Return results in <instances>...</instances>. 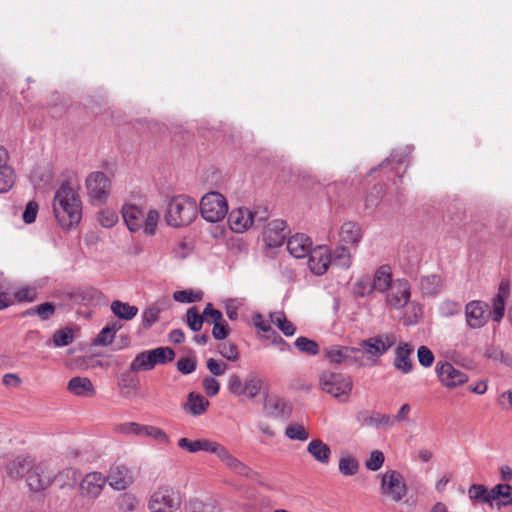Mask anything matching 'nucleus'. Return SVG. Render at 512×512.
<instances>
[{
  "instance_id": "nucleus-1",
  "label": "nucleus",
  "mask_w": 512,
  "mask_h": 512,
  "mask_svg": "<svg viewBox=\"0 0 512 512\" xmlns=\"http://www.w3.org/2000/svg\"><path fill=\"white\" fill-rule=\"evenodd\" d=\"M55 218L63 229L77 226L82 217L81 201L69 183L64 182L56 191L53 200Z\"/></svg>"
},
{
  "instance_id": "nucleus-2",
  "label": "nucleus",
  "mask_w": 512,
  "mask_h": 512,
  "mask_svg": "<svg viewBox=\"0 0 512 512\" xmlns=\"http://www.w3.org/2000/svg\"><path fill=\"white\" fill-rule=\"evenodd\" d=\"M397 337L394 333H382L359 341L356 346L358 357L363 367L375 366L381 357L395 345Z\"/></svg>"
},
{
  "instance_id": "nucleus-3",
  "label": "nucleus",
  "mask_w": 512,
  "mask_h": 512,
  "mask_svg": "<svg viewBox=\"0 0 512 512\" xmlns=\"http://www.w3.org/2000/svg\"><path fill=\"white\" fill-rule=\"evenodd\" d=\"M122 216L131 232L142 231L147 236L155 234L159 221V213L155 209L128 203L122 207Z\"/></svg>"
},
{
  "instance_id": "nucleus-4",
  "label": "nucleus",
  "mask_w": 512,
  "mask_h": 512,
  "mask_svg": "<svg viewBox=\"0 0 512 512\" xmlns=\"http://www.w3.org/2000/svg\"><path fill=\"white\" fill-rule=\"evenodd\" d=\"M198 212L197 202L188 196L178 195L173 197L165 214L167 225L180 228L194 221Z\"/></svg>"
},
{
  "instance_id": "nucleus-5",
  "label": "nucleus",
  "mask_w": 512,
  "mask_h": 512,
  "mask_svg": "<svg viewBox=\"0 0 512 512\" xmlns=\"http://www.w3.org/2000/svg\"><path fill=\"white\" fill-rule=\"evenodd\" d=\"M227 388L236 397L252 400L262 393L264 380L255 371L249 372L244 379L234 373L229 377Z\"/></svg>"
},
{
  "instance_id": "nucleus-6",
  "label": "nucleus",
  "mask_w": 512,
  "mask_h": 512,
  "mask_svg": "<svg viewBox=\"0 0 512 512\" xmlns=\"http://www.w3.org/2000/svg\"><path fill=\"white\" fill-rule=\"evenodd\" d=\"M319 386L323 392L345 402L351 394L353 381L345 374L324 371L319 377Z\"/></svg>"
},
{
  "instance_id": "nucleus-7",
  "label": "nucleus",
  "mask_w": 512,
  "mask_h": 512,
  "mask_svg": "<svg viewBox=\"0 0 512 512\" xmlns=\"http://www.w3.org/2000/svg\"><path fill=\"white\" fill-rule=\"evenodd\" d=\"M199 211L205 221L210 223L220 222L228 213L227 199L220 192H208L200 200Z\"/></svg>"
},
{
  "instance_id": "nucleus-8",
  "label": "nucleus",
  "mask_w": 512,
  "mask_h": 512,
  "mask_svg": "<svg viewBox=\"0 0 512 512\" xmlns=\"http://www.w3.org/2000/svg\"><path fill=\"white\" fill-rule=\"evenodd\" d=\"M267 219V211L265 209L255 210L254 212L248 208L240 207L233 209L228 217L229 226L236 233H244L253 224L262 223Z\"/></svg>"
},
{
  "instance_id": "nucleus-9",
  "label": "nucleus",
  "mask_w": 512,
  "mask_h": 512,
  "mask_svg": "<svg viewBox=\"0 0 512 512\" xmlns=\"http://www.w3.org/2000/svg\"><path fill=\"white\" fill-rule=\"evenodd\" d=\"M181 505L180 494L174 488H158L148 502L149 512H175Z\"/></svg>"
},
{
  "instance_id": "nucleus-10",
  "label": "nucleus",
  "mask_w": 512,
  "mask_h": 512,
  "mask_svg": "<svg viewBox=\"0 0 512 512\" xmlns=\"http://www.w3.org/2000/svg\"><path fill=\"white\" fill-rule=\"evenodd\" d=\"M381 479V494L395 503L401 502L407 494L402 474L395 470H389L382 474Z\"/></svg>"
},
{
  "instance_id": "nucleus-11",
  "label": "nucleus",
  "mask_w": 512,
  "mask_h": 512,
  "mask_svg": "<svg viewBox=\"0 0 512 512\" xmlns=\"http://www.w3.org/2000/svg\"><path fill=\"white\" fill-rule=\"evenodd\" d=\"M325 358L335 365L363 368L356 346L331 345L324 349Z\"/></svg>"
},
{
  "instance_id": "nucleus-12",
  "label": "nucleus",
  "mask_w": 512,
  "mask_h": 512,
  "mask_svg": "<svg viewBox=\"0 0 512 512\" xmlns=\"http://www.w3.org/2000/svg\"><path fill=\"white\" fill-rule=\"evenodd\" d=\"M88 196L93 203L103 204L106 202L111 188V181L103 172L95 171L90 173L85 181Z\"/></svg>"
},
{
  "instance_id": "nucleus-13",
  "label": "nucleus",
  "mask_w": 512,
  "mask_h": 512,
  "mask_svg": "<svg viewBox=\"0 0 512 512\" xmlns=\"http://www.w3.org/2000/svg\"><path fill=\"white\" fill-rule=\"evenodd\" d=\"M388 306L399 310L404 308L411 298V285L405 278H397L384 294Z\"/></svg>"
},
{
  "instance_id": "nucleus-14",
  "label": "nucleus",
  "mask_w": 512,
  "mask_h": 512,
  "mask_svg": "<svg viewBox=\"0 0 512 512\" xmlns=\"http://www.w3.org/2000/svg\"><path fill=\"white\" fill-rule=\"evenodd\" d=\"M436 374L441 384L447 388H455L468 381V376L449 362L437 363Z\"/></svg>"
},
{
  "instance_id": "nucleus-15",
  "label": "nucleus",
  "mask_w": 512,
  "mask_h": 512,
  "mask_svg": "<svg viewBox=\"0 0 512 512\" xmlns=\"http://www.w3.org/2000/svg\"><path fill=\"white\" fill-rule=\"evenodd\" d=\"M488 305L479 300H473L465 305L466 324L471 329H479L489 320Z\"/></svg>"
},
{
  "instance_id": "nucleus-16",
  "label": "nucleus",
  "mask_w": 512,
  "mask_h": 512,
  "mask_svg": "<svg viewBox=\"0 0 512 512\" xmlns=\"http://www.w3.org/2000/svg\"><path fill=\"white\" fill-rule=\"evenodd\" d=\"M54 480V470L46 462L36 465L27 477V483L32 491L46 489Z\"/></svg>"
},
{
  "instance_id": "nucleus-17",
  "label": "nucleus",
  "mask_w": 512,
  "mask_h": 512,
  "mask_svg": "<svg viewBox=\"0 0 512 512\" xmlns=\"http://www.w3.org/2000/svg\"><path fill=\"white\" fill-rule=\"evenodd\" d=\"M178 447L186 450L189 453H198L200 451L214 454L219 457L221 450L224 445L217 441H212L209 439H196L191 440L189 438L183 437L178 440Z\"/></svg>"
},
{
  "instance_id": "nucleus-18",
  "label": "nucleus",
  "mask_w": 512,
  "mask_h": 512,
  "mask_svg": "<svg viewBox=\"0 0 512 512\" xmlns=\"http://www.w3.org/2000/svg\"><path fill=\"white\" fill-rule=\"evenodd\" d=\"M287 235L286 222L280 219H274L268 222L263 232V238L269 248L280 247Z\"/></svg>"
},
{
  "instance_id": "nucleus-19",
  "label": "nucleus",
  "mask_w": 512,
  "mask_h": 512,
  "mask_svg": "<svg viewBox=\"0 0 512 512\" xmlns=\"http://www.w3.org/2000/svg\"><path fill=\"white\" fill-rule=\"evenodd\" d=\"M308 266L312 273L321 276L331 264V252L327 246L319 245L309 253Z\"/></svg>"
},
{
  "instance_id": "nucleus-20",
  "label": "nucleus",
  "mask_w": 512,
  "mask_h": 512,
  "mask_svg": "<svg viewBox=\"0 0 512 512\" xmlns=\"http://www.w3.org/2000/svg\"><path fill=\"white\" fill-rule=\"evenodd\" d=\"M106 485V477L100 472L88 473L80 483V491L83 496L96 498Z\"/></svg>"
},
{
  "instance_id": "nucleus-21",
  "label": "nucleus",
  "mask_w": 512,
  "mask_h": 512,
  "mask_svg": "<svg viewBox=\"0 0 512 512\" xmlns=\"http://www.w3.org/2000/svg\"><path fill=\"white\" fill-rule=\"evenodd\" d=\"M287 249L294 258H304L312 251L311 239L303 234L297 233L287 240Z\"/></svg>"
},
{
  "instance_id": "nucleus-22",
  "label": "nucleus",
  "mask_w": 512,
  "mask_h": 512,
  "mask_svg": "<svg viewBox=\"0 0 512 512\" xmlns=\"http://www.w3.org/2000/svg\"><path fill=\"white\" fill-rule=\"evenodd\" d=\"M413 347L410 343L400 342L395 349L394 367L404 374H408L413 369L411 354Z\"/></svg>"
},
{
  "instance_id": "nucleus-23",
  "label": "nucleus",
  "mask_w": 512,
  "mask_h": 512,
  "mask_svg": "<svg viewBox=\"0 0 512 512\" xmlns=\"http://www.w3.org/2000/svg\"><path fill=\"white\" fill-rule=\"evenodd\" d=\"M395 282L392 277V269L389 265H381L374 272L371 289L384 295L389 290L390 286Z\"/></svg>"
},
{
  "instance_id": "nucleus-24",
  "label": "nucleus",
  "mask_w": 512,
  "mask_h": 512,
  "mask_svg": "<svg viewBox=\"0 0 512 512\" xmlns=\"http://www.w3.org/2000/svg\"><path fill=\"white\" fill-rule=\"evenodd\" d=\"M218 459L235 474L246 478H251L253 475L252 469L233 456L225 446H223Z\"/></svg>"
},
{
  "instance_id": "nucleus-25",
  "label": "nucleus",
  "mask_w": 512,
  "mask_h": 512,
  "mask_svg": "<svg viewBox=\"0 0 512 512\" xmlns=\"http://www.w3.org/2000/svg\"><path fill=\"white\" fill-rule=\"evenodd\" d=\"M356 419L362 426L375 428H391L394 426V420L390 415L379 412H374L372 415H368L367 412H360Z\"/></svg>"
},
{
  "instance_id": "nucleus-26",
  "label": "nucleus",
  "mask_w": 512,
  "mask_h": 512,
  "mask_svg": "<svg viewBox=\"0 0 512 512\" xmlns=\"http://www.w3.org/2000/svg\"><path fill=\"white\" fill-rule=\"evenodd\" d=\"M510 288L507 281H501L498 289V293L493 297L492 300V311L491 317L493 321L500 322L505 313V301L509 295Z\"/></svg>"
},
{
  "instance_id": "nucleus-27",
  "label": "nucleus",
  "mask_w": 512,
  "mask_h": 512,
  "mask_svg": "<svg viewBox=\"0 0 512 512\" xmlns=\"http://www.w3.org/2000/svg\"><path fill=\"white\" fill-rule=\"evenodd\" d=\"M131 475L129 470L125 466L113 467L106 477V483L114 490L121 491L125 490L131 483Z\"/></svg>"
},
{
  "instance_id": "nucleus-28",
  "label": "nucleus",
  "mask_w": 512,
  "mask_h": 512,
  "mask_svg": "<svg viewBox=\"0 0 512 512\" xmlns=\"http://www.w3.org/2000/svg\"><path fill=\"white\" fill-rule=\"evenodd\" d=\"M411 150L409 147H405L401 150H397L391 153V155L383 161L378 167L372 168L370 173H374L378 169H386L388 166H391V169L395 171L396 174H399V166L406 164L407 158L409 157ZM398 178H401L398 175Z\"/></svg>"
},
{
  "instance_id": "nucleus-29",
  "label": "nucleus",
  "mask_w": 512,
  "mask_h": 512,
  "mask_svg": "<svg viewBox=\"0 0 512 512\" xmlns=\"http://www.w3.org/2000/svg\"><path fill=\"white\" fill-rule=\"evenodd\" d=\"M67 389L79 397H92L95 395V388L87 377H73L69 380Z\"/></svg>"
},
{
  "instance_id": "nucleus-30",
  "label": "nucleus",
  "mask_w": 512,
  "mask_h": 512,
  "mask_svg": "<svg viewBox=\"0 0 512 512\" xmlns=\"http://www.w3.org/2000/svg\"><path fill=\"white\" fill-rule=\"evenodd\" d=\"M419 288L425 296L434 297L443 289V279L440 275L423 276L419 280Z\"/></svg>"
},
{
  "instance_id": "nucleus-31",
  "label": "nucleus",
  "mask_w": 512,
  "mask_h": 512,
  "mask_svg": "<svg viewBox=\"0 0 512 512\" xmlns=\"http://www.w3.org/2000/svg\"><path fill=\"white\" fill-rule=\"evenodd\" d=\"M168 301L158 300L153 304L146 307L142 312V326L145 329H149L155 324L159 319V314L165 309Z\"/></svg>"
},
{
  "instance_id": "nucleus-32",
  "label": "nucleus",
  "mask_w": 512,
  "mask_h": 512,
  "mask_svg": "<svg viewBox=\"0 0 512 512\" xmlns=\"http://www.w3.org/2000/svg\"><path fill=\"white\" fill-rule=\"evenodd\" d=\"M307 451L316 461L322 464H328L330 461L331 449L320 439L311 440L307 446Z\"/></svg>"
},
{
  "instance_id": "nucleus-33",
  "label": "nucleus",
  "mask_w": 512,
  "mask_h": 512,
  "mask_svg": "<svg viewBox=\"0 0 512 512\" xmlns=\"http://www.w3.org/2000/svg\"><path fill=\"white\" fill-rule=\"evenodd\" d=\"M492 502H496L497 508L512 504V486L509 484H497L491 490Z\"/></svg>"
},
{
  "instance_id": "nucleus-34",
  "label": "nucleus",
  "mask_w": 512,
  "mask_h": 512,
  "mask_svg": "<svg viewBox=\"0 0 512 512\" xmlns=\"http://www.w3.org/2000/svg\"><path fill=\"white\" fill-rule=\"evenodd\" d=\"M110 309L117 318L125 321L132 320L138 313L136 306L120 300H114L110 305Z\"/></svg>"
},
{
  "instance_id": "nucleus-35",
  "label": "nucleus",
  "mask_w": 512,
  "mask_h": 512,
  "mask_svg": "<svg viewBox=\"0 0 512 512\" xmlns=\"http://www.w3.org/2000/svg\"><path fill=\"white\" fill-rule=\"evenodd\" d=\"M208 406L209 401L204 396L191 392L188 395L185 410L192 415L199 416L207 410Z\"/></svg>"
},
{
  "instance_id": "nucleus-36",
  "label": "nucleus",
  "mask_w": 512,
  "mask_h": 512,
  "mask_svg": "<svg viewBox=\"0 0 512 512\" xmlns=\"http://www.w3.org/2000/svg\"><path fill=\"white\" fill-rule=\"evenodd\" d=\"M340 238L342 242L348 244H358L362 238V232L358 224L346 222L341 226Z\"/></svg>"
},
{
  "instance_id": "nucleus-37",
  "label": "nucleus",
  "mask_w": 512,
  "mask_h": 512,
  "mask_svg": "<svg viewBox=\"0 0 512 512\" xmlns=\"http://www.w3.org/2000/svg\"><path fill=\"white\" fill-rule=\"evenodd\" d=\"M103 294L93 287H82L74 293V299L81 305L88 306L100 301Z\"/></svg>"
},
{
  "instance_id": "nucleus-38",
  "label": "nucleus",
  "mask_w": 512,
  "mask_h": 512,
  "mask_svg": "<svg viewBox=\"0 0 512 512\" xmlns=\"http://www.w3.org/2000/svg\"><path fill=\"white\" fill-rule=\"evenodd\" d=\"M270 320L286 337H291L296 333L295 325L286 318L283 312L271 313Z\"/></svg>"
},
{
  "instance_id": "nucleus-39",
  "label": "nucleus",
  "mask_w": 512,
  "mask_h": 512,
  "mask_svg": "<svg viewBox=\"0 0 512 512\" xmlns=\"http://www.w3.org/2000/svg\"><path fill=\"white\" fill-rule=\"evenodd\" d=\"M331 264L344 269L349 268L351 266V253L349 249L344 246L336 247L331 252Z\"/></svg>"
},
{
  "instance_id": "nucleus-40",
  "label": "nucleus",
  "mask_w": 512,
  "mask_h": 512,
  "mask_svg": "<svg viewBox=\"0 0 512 512\" xmlns=\"http://www.w3.org/2000/svg\"><path fill=\"white\" fill-rule=\"evenodd\" d=\"M468 496L475 502L486 503L492 506L491 492L481 484H472L468 489Z\"/></svg>"
},
{
  "instance_id": "nucleus-41",
  "label": "nucleus",
  "mask_w": 512,
  "mask_h": 512,
  "mask_svg": "<svg viewBox=\"0 0 512 512\" xmlns=\"http://www.w3.org/2000/svg\"><path fill=\"white\" fill-rule=\"evenodd\" d=\"M295 347L304 354L316 356L320 353L319 344L305 336L298 337L294 342Z\"/></svg>"
},
{
  "instance_id": "nucleus-42",
  "label": "nucleus",
  "mask_w": 512,
  "mask_h": 512,
  "mask_svg": "<svg viewBox=\"0 0 512 512\" xmlns=\"http://www.w3.org/2000/svg\"><path fill=\"white\" fill-rule=\"evenodd\" d=\"M78 479V471L74 468H66L59 472L57 475L54 474V481H56L61 488L66 486H73Z\"/></svg>"
},
{
  "instance_id": "nucleus-43",
  "label": "nucleus",
  "mask_w": 512,
  "mask_h": 512,
  "mask_svg": "<svg viewBox=\"0 0 512 512\" xmlns=\"http://www.w3.org/2000/svg\"><path fill=\"white\" fill-rule=\"evenodd\" d=\"M141 436L152 438L160 445H166L169 443V436L167 433L156 426L144 425Z\"/></svg>"
},
{
  "instance_id": "nucleus-44",
  "label": "nucleus",
  "mask_w": 512,
  "mask_h": 512,
  "mask_svg": "<svg viewBox=\"0 0 512 512\" xmlns=\"http://www.w3.org/2000/svg\"><path fill=\"white\" fill-rule=\"evenodd\" d=\"M461 304L451 299L443 300L438 306V313L441 317L450 318L460 314Z\"/></svg>"
},
{
  "instance_id": "nucleus-45",
  "label": "nucleus",
  "mask_w": 512,
  "mask_h": 512,
  "mask_svg": "<svg viewBox=\"0 0 512 512\" xmlns=\"http://www.w3.org/2000/svg\"><path fill=\"white\" fill-rule=\"evenodd\" d=\"M16 179L13 167L0 170V193L8 192L14 185Z\"/></svg>"
},
{
  "instance_id": "nucleus-46",
  "label": "nucleus",
  "mask_w": 512,
  "mask_h": 512,
  "mask_svg": "<svg viewBox=\"0 0 512 512\" xmlns=\"http://www.w3.org/2000/svg\"><path fill=\"white\" fill-rule=\"evenodd\" d=\"M359 470L356 459L350 455L342 456L339 460V471L345 476L355 475Z\"/></svg>"
},
{
  "instance_id": "nucleus-47",
  "label": "nucleus",
  "mask_w": 512,
  "mask_h": 512,
  "mask_svg": "<svg viewBox=\"0 0 512 512\" xmlns=\"http://www.w3.org/2000/svg\"><path fill=\"white\" fill-rule=\"evenodd\" d=\"M55 312V306L50 302L42 303L24 312V315H38L42 320L48 319Z\"/></svg>"
},
{
  "instance_id": "nucleus-48",
  "label": "nucleus",
  "mask_w": 512,
  "mask_h": 512,
  "mask_svg": "<svg viewBox=\"0 0 512 512\" xmlns=\"http://www.w3.org/2000/svg\"><path fill=\"white\" fill-rule=\"evenodd\" d=\"M285 435L291 440L298 441H306L309 438L308 432L299 424H289L285 429Z\"/></svg>"
},
{
  "instance_id": "nucleus-49",
  "label": "nucleus",
  "mask_w": 512,
  "mask_h": 512,
  "mask_svg": "<svg viewBox=\"0 0 512 512\" xmlns=\"http://www.w3.org/2000/svg\"><path fill=\"white\" fill-rule=\"evenodd\" d=\"M73 332L69 328H64L56 331L53 335V343L55 347H64L72 343Z\"/></svg>"
},
{
  "instance_id": "nucleus-50",
  "label": "nucleus",
  "mask_w": 512,
  "mask_h": 512,
  "mask_svg": "<svg viewBox=\"0 0 512 512\" xmlns=\"http://www.w3.org/2000/svg\"><path fill=\"white\" fill-rule=\"evenodd\" d=\"M14 297L18 302H33L37 298L36 289L24 286L14 291Z\"/></svg>"
},
{
  "instance_id": "nucleus-51",
  "label": "nucleus",
  "mask_w": 512,
  "mask_h": 512,
  "mask_svg": "<svg viewBox=\"0 0 512 512\" xmlns=\"http://www.w3.org/2000/svg\"><path fill=\"white\" fill-rule=\"evenodd\" d=\"M187 324L189 326V328L194 331V332H197L199 330H201L202 328V325H203V316H201L195 307H191L187 310Z\"/></svg>"
},
{
  "instance_id": "nucleus-52",
  "label": "nucleus",
  "mask_w": 512,
  "mask_h": 512,
  "mask_svg": "<svg viewBox=\"0 0 512 512\" xmlns=\"http://www.w3.org/2000/svg\"><path fill=\"white\" fill-rule=\"evenodd\" d=\"M219 354L228 361L235 362L239 359L237 347L232 343H222L218 346Z\"/></svg>"
},
{
  "instance_id": "nucleus-53",
  "label": "nucleus",
  "mask_w": 512,
  "mask_h": 512,
  "mask_svg": "<svg viewBox=\"0 0 512 512\" xmlns=\"http://www.w3.org/2000/svg\"><path fill=\"white\" fill-rule=\"evenodd\" d=\"M146 352L143 351L136 355L133 361L130 364L131 372H139V371H149L151 367L149 365L150 362L147 360Z\"/></svg>"
},
{
  "instance_id": "nucleus-54",
  "label": "nucleus",
  "mask_w": 512,
  "mask_h": 512,
  "mask_svg": "<svg viewBox=\"0 0 512 512\" xmlns=\"http://www.w3.org/2000/svg\"><path fill=\"white\" fill-rule=\"evenodd\" d=\"M353 289L355 295L358 297H365L374 292V290L371 289V281L369 280L368 277H362L359 280H357L354 284Z\"/></svg>"
},
{
  "instance_id": "nucleus-55",
  "label": "nucleus",
  "mask_w": 512,
  "mask_h": 512,
  "mask_svg": "<svg viewBox=\"0 0 512 512\" xmlns=\"http://www.w3.org/2000/svg\"><path fill=\"white\" fill-rule=\"evenodd\" d=\"M98 221L103 227H113L118 222V214L113 210L104 209L99 213Z\"/></svg>"
},
{
  "instance_id": "nucleus-56",
  "label": "nucleus",
  "mask_w": 512,
  "mask_h": 512,
  "mask_svg": "<svg viewBox=\"0 0 512 512\" xmlns=\"http://www.w3.org/2000/svg\"><path fill=\"white\" fill-rule=\"evenodd\" d=\"M153 356L156 357L158 364H165L173 361L175 352L169 347H157L153 349Z\"/></svg>"
},
{
  "instance_id": "nucleus-57",
  "label": "nucleus",
  "mask_w": 512,
  "mask_h": 512,
  "mask_svg": "<svg viewBox=\"0 0 512 512\" xmlns=\"http://www.w3.org/2000/svg\"><path fill=\"white\" fill-rule=\"evenodd\" d=\"M409 309H411V314L407 313V315L404 318V324L414 325L418 323V321L422 317L423 310L422 307L416 302H411L409 305Z\"/></svg>"
},
{
  "instance_id": "nucleus-58",
  "label": "nucleus",
  "mask_w": 512,
  "mask_h": 512,
  "mask_svg": "<svg viewBox=\"0 0 512 512\" xmlns=\"http://www.w3.org/2000/svg\"><path fill=\"white\" fill-rule=\"evenodd\" d=\"M418 362L421 366L428 368L434 362V354L427 346H420L417 350Z\"/></svg>"
},
{
  "instance_id": "nucleus-59",
  "label": "nucleus",
  "mask_w": 512,
  "mask_h": 512,
  "mask_svg": "<svg viewBox=\"0 0 512 512\" xmlns=\"http://www.w3.org/2000/svg\"><path fill=\"white\" fill-rule=\"evenodd\" d=\"M177 369L184 375L193 373L197 367V360L191 357H184L177 361Z\"/></svg>"
},
{
  "instance_id": "nucleus-60",
  "label": "nucleus",
  "mask_w": 512,
  "mask_h": 512,
  "mask_svg": "<svg viewBox=\"0 0 512 512\" xmlns=\"http://www.w3.org/2000/svg\"><path fill=\"white\" fill-rule=\"evenodd\" d=\"M206 365L207 369L213 376H222L228 369V365L225 362L214 358H209Z\"/></svg>"
},
{
  "instance_id": "nucleus-61",
  "label": "nucleus",
  "mask_w": 512,
  "mask_h": 512,
  "mask_svg": "<svg viewBox=\"0 0 512 512\" xmlns=\"http://www.w3.org/2000/svg\"><path fill=\"white\" fill-rule=\"evenodd\" d=\"M384 461H385L384 454L382 452L376 450V451L371 452L365 465H366L367 469H369L371 471H377L382 467Z\"/></svg>"
},
{
  "instance_id": "nucleus-62",
  "label": "nucleus",
  "mask_w": 512,
  "mask_h": 512,
  "mask_svg": "<svg viewBox=\"0 0 512 512\" xmlns=\"http://www.w3.org/2000/svg\"><path fill=\"white\" fill-rule=\"evenodd\" d=\"M203 389L209 397H213L218 394L220 389V383L214 377H205L202 382Z\"/></svg>"
},
{
  "instance_id": "nucleus-63",
  "label": "nucleus",
  "mask_w": 512,
  "mask_h": 512,
  "mask_svg": "<svg viewBox=\"0 0 512 512\" xmlns=\"http://www.w3.org/2000/svg\"><path fill=\"white\" fill-rule=\"evenodd\" d=\"M173 298L180 303H192L199 300L200 296L192 290H183L174 292Z\"/></svg>"
},
{
  "instance_id": "nucleus-64",
  "label": "nucleus",
  "mask_w": 512,
  "mask_h": 512,
  "mask_svg": "<svg viewBox=\"0 0 512 512\" xmlns=\"http://www.w3.org/2000/svg\"><path fill=\"white\" fill-rule=\"evenodd\" d=\"M38 213V205L34 201H30L23 212L22 218L26 224H31L36 220Z\"/></svg>"
}]
</instances>
